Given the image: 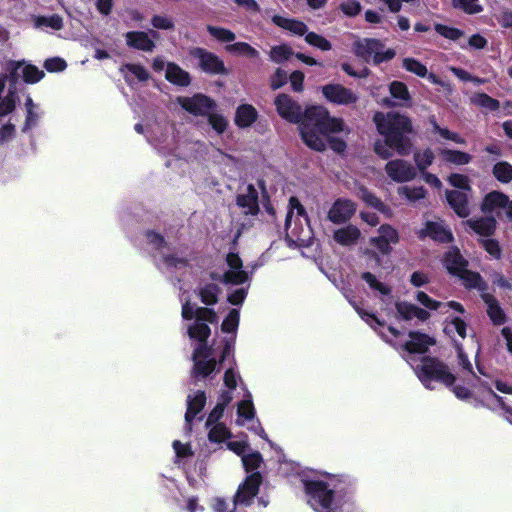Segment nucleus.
<instances>
[{"mask_svg": "<svg viewBox=\"0 0 512 512\" xmlns=\"http://www.w3.org/2000/svg\"><path fill=\"white\" fill-rule=\"evenodd\" d=\"M408 337L410 339L402 345V349L410 354H425L435 344L432 337L420 331H410Z\"/></svg>", "mask_w": 512, "mask_h": 512, "instance_id": "14", "label": "nucleus"}, {"mask_svg": "<svg viewBox=\"0 0 512 512\" xmlns=\"http://www.w3.org/2000/svg\"><path fill=\"white\" fill-rule=\"evenodd\" d=\"M471 102L472 104L485 108L491 112L497 111L500 108V102L484 92L475 93L471 97Z\"/></svg>", "mask_w": 512, "mask_h": 512, "instance_id": "35", "label": "nucleus"}, {"mask_svg": "<svg viewBox=\"0 0 512 512\" xmlns=\"http://www.w3.org/2000/svg\"><path fill=\"white\" fill-rule=\"evenodd\" d=\"M272 22L276 26L298 36L306 35V33L308 32V26L303 21L300 20L285 18L280 15H274L272 17Z\"/></svg>", "mask_w": 512, "mask_h": 512, "instance_id": "26", "label": "nucleus"}, {"mask_svg": "<svg viewBox=\"0 0 512 512\" xmlns=\"http://www.w3.org/2000/svg\"><path fill=\"white\" fill-rule=\"evenodd\" d=\"M289 207H290V209L288 210V212L286 214V218H285V228L286 229H288L291 225V220L293 217L294 209L297 210L298 215H300V216L306 215V210H305L304 206L300 203L298 198L295 196L290 197Z\"/></svg>", "mask_w": 512, "mask_h": 512, "instance_id": "57", "label": "nucleus"}, {"mask_svg": "<svg viewBox=\"0 0 512 512\" xmlns=\"http://www.w3.org/2000/svg\"><path fill=\"white\" fill-rule=\"evenodd\" d=\"M457 278L462 281V284L466 289H478L482 293H486L485 291L487 290L488 285L483 280L479 272L472 271L467 268Z\"/></svg>", "mask_w": 512, "mask_h": 512, "instance_id": "28", "label": "nucleus"}, {"mask_svg": "<svg viewBox=\"0 0 512 512\" xmlns=\"http://www.w3.org/2000/svg\"><path fill=\"white\" fill-rule=\"evenodd\" d=\"M145 237L150 245H152L156 250H160L167 246V242L162 234L156 232L154 230H147L145 232Z\"/></svg>", "mask_w": 512, "mask_h": 512, "instance_id": "64", "label": "nucleus"}, {"mask_svg": "<svg viewBox=\"0 0 512 512\" xmlns=\"http://www.w3.org/2000/svg\"><path fill=\"white\" fill-rule=\"evenodd\" d=\"M317 134L325 141V144L329 145L330 149L336 153H343L347 149V143L342 138L332 136L333 133H329L328 135H323L319 132Z\"/></svg>", "mask_w": 512, "mask_h": 512, "instance_id": "54", "label": "nucleus"}, {"mask_svg": "<svg viewBox=\"0 0 512 512\" xmlns=\"http://www.w3.org/2000/svg\"><path fill=\"white\" fill-rule=\"evenodd\" d=\"M165 78L170 83L181 87H187L191 84L190 74L174 62L166 64Z\"/></svg>", "mask_w": 512, "mask_h": 512, "instance_id": "23", "label": "nucleus"}, {"mask_svg": "<svg viewBox=\"0 0 512 512\" xmlns=\"http://www.w3.org/2000/svg\"><path fill=\"white\" fill-rule=\"evenodd\" d=\"M481 299L487 305L486 313L493 325L501 326L507 322V316L495 296L481 293Z\"/></svg>", "mask_w": 512, "mask_h": 512, "instance_id": "19", "label": "nucleus"}, {"mask_svg": "<svg viewBox=\"0 0 512 512\" xmlns=\"http://www.w3.org/2000/svg\"><path fill=\"white\" fill-rule=\"evenodd\" d=\"M295 53L293 52L292 48L287 44H281L273 46L270 50V59L275 63H283L284 61H287L292 55Z\"/></svg>", "mask_w": 512, "mask_h": 512, "instance_id": "41", "label": "nucleus"}, {"mask_svg": "<svg viewBox=\"0 0 512 512\" xmlns=\"http://www.w3.org/2000/svg\"><path fill=\"white\" fill-rule=\"evenodd\" d=\"M463 224L482 237H491L497 228V221L492 216L468 219Z\"/></svg>", "mask_w": 512, "mask_h": 512, "instance_id": "20", "label": "nucleus"}, {"mask_svg": "<svg viewBox=\"0 0 512 512\" xmlns=\"http://www.w3.org/2000/svg\"><path fill=\"white\" fill-rule=\"evenodd\" d=\"M434 29L439 35L452 41H456L464 35L462 30L440 23H436Z\"/></svg>", "mask_w": 512, "mask_h": 512, "instance_id": "53", "label": "nucleus"}, {"mask_svg": "<svg viewBox=\"0 0 512 512\" xmlns=\"http://www.w3.org/2000/svg\"><path fill=\"white\" fill-rule=\"evenodd\" d=\"M189 55L198 60V67L206 74L227 76L230 73L223 60L205 48L193 47L189 50Z\"/></svg>", "mask_w": 512, "mask_h": 512, "instance_id": "5", "label": "nucleus"}, {"mask_svg": "<svg viewBox=\"0 0 512 512\" xmlns=\"http://www.w3.org/2000/svg\"><path fill=\"white\" fill-rule=\"evenodd\" d=\"M262 482L263 477L260 472H253L247 475L244 481L238 486L233 497L234 508H236L237 505L249 507L257 496Z\"/></svg>", "mask_w": 512, "mask_h": 512, "instance_id": "6", "label": "nucleus"}, {"mask_svg": "<svg viewBox=\"0 0 512 512\" xmlns=\"http://www.w3.org/2000/svg\"><path fill=\"white\" fill-rule=\"evenodd\" d=\"M237 414L245 420H252L255 416V408L252 400H241L237 406Z\"/></svg>", "mask_w": 512, "mask_h": 512, "instance_id": "59", "label": "nucleus"}, {"mask_svg": "<svg viewBox=\"0 0 512 512\" xmlns=\"http://www.w3.org/2000/svg\"><path fill=\"white\" fill-rule=\"evenodd\" d=\"M416 300L426 309L429 310H438L443 306L442 302L431 298L428 294H426L423 291H418L416 293Z\"/></svg>", "mask_w": 512, "mask_h": 512, "instance_id": "62", "label": "nucleus"}, {"mask_svg": "<svg viewBox=\"0 0 512 512\" xmlns=\"http://www.w3.org/2000/svg\"><path fill=\"white\" fill-rule=\"evenodd\" d=\"M402 67L406 71L413 73L419 77H425L428 73L427 67L419 60L412 57L404 58L402 60Z\"/></svg>", "mask_w": 512, "mask_h": 512, "instance_id": "45", "label": "nucleus"}, {"mask_svg": "<svg viewBox=\"0 0 512 512\" xmlns=\"http://www.w3.org/2000/svg\"><path fill=\"white\" fill-rule=\"evenodd\" d=\"M355 195L362 200L366 205L380 211L384 212L386 209L385 204L378 198L374 193H372L366 186L358 185L355 189Z\"/></svg>", "mask_w": 512, "mask_h": 512, "instance_id": "30", "label": "nucleus"}, {"mask_svg": "<svg viewBox=\"0 0 512 512\" xmlns=\"http://www.w3.org/2000/svg\"><path fill=\"white\" fill-rule=\"evenodd\" d=\"M414 162L421 173L432 165L435 155L431 148H426L422 152L416 151L413 155Z\"/></svg>", "mask_w": 512, "mask_h": 512, "instance_id": "38", "label": "nucleus"}, {"mask_svg": "<svg viewBox=\"0 0 512 512\" xmlns=\"http://www.w3.org/2000/svg\"><path fill=\"white\" fill-rule=\"evenodd\" d=\"M379 237L385 239L391 244H397L399 242L398 231L389 224H383L379 227Z\"/></svg>", "mask_w": 512, "mask_h": 512, "instance_id": "63", "label": "nucleus"}, {"mask_svg": "<svg viewBox=\"0 0 512 512\" xmlns=\"http://www.w3.org/2000/svg\"><path fill=\"white\" fill-rule=\"evenodd\" d=\"M225 49L230 54L244 55L249 58H256L259 55L258 51L246 42H236L233 44H228L226 45Z\"/></svg>", "mask_w": 512, "mask_h": 512, "instance_id": "37", "label": "nucleus"}, {"mask_svg": "<svg viewBox=\"0 0 512 512\" xmlns=\"http://www.w3.org/2000/svg\"><path fill=\"white\" fill-rule=\"evenodd\" d=\"M446 199L449 206L460 218H466L470 214L467 195L458 190L446 191Z\"/></svg>", "mask_w": 512, "mask_h": 512, "instance_id": "21", "label": "nucleus"}, {"mask_svg": "<svg viewBox=\"0 0 512 512\" xmlns=\"http://www.w3.org/2000/svg\"><path fill=\"white\" fill-rule=\"evenodd\" d=\"M206 117L208 123L217 134L220 135L226 131L228 127V121L222 114L210 111Z\"/></svg>", "mask_w": 512, "mask_h": 512, "instance_id": "51", "label": "nucleus"}, {"mask_svg": "<svg viewBox=\"0 0 512 512\" xmlns=\"http://www.w3.org/2000/svg\"><path fill=\"white\" fill-rule=\"evenodd\" d=\"M7 74L1 75L2 78H5V82H8L9 87L8 91H13V93H17L20 78H22V62L21 61H11L7 66Z\"/></svg>", "mask_w": 512, "mask_h": 512, "instance_id": "31", "label": "nucleus"}, {"mask_svg": "<svg viewBox=\"0 0 512 512\" xmlns=\"http://www.w3.org/2000/svg\"><path fill=\"white\" fill-rule=\"evenodd\" d=\"M258 119L259 113L252 104L244 103L237 106L234 115V124L239 129L251 127Z\"/></svg>", "mask_w": 512, "mask_h": 512, "instance_id": "17", "label": "nucleus"}, {"mask_svg": "<svg viewBox=\"0 0 512 512\" xmlns=\"http://www.w3.org/2000/svg\"><path fill=\"white\" fill-rule=\"evenodd\" d=\"M288 81V75L282 68H277L275 72L270 76V88L272 90H278L283 87Z\"/></svg>", "mask_w": 512, "mask_h": 512, "instance_id": "61", "label": "nucleus"}, {"mask_svg": "<svg viewBox=\"0 0 512 512\" xmlns=\"http://www.w3.org/2000/svg\"><path fill=\"white\" fill-rule=\"evenodd\" d=\"M242 463L247 473L258 472L257 469H259L261 464L263 463V457L260 452L254 451L249 454L243 455Z\"/></svg>", "mask_w": 512, "mask_h": 512, "instance_id": "43", "label": "nucleus"}, {"mask_svg": "<svg viewBox=\"0 0 512 512\" xmlns=\"http://www.w3.org/2000/svg\"><path fill=\"white\" fill-rule=\"evenodd\" d=\"M248 280V273L242 269L226 271L221 277V283L241 285Z\"/></svg>", "mask_w": 512, "mask_h": 512, "instance_id": "44", "label": "nucleus"}, {"mask_svg": "<svg viewBox=\"0 0 512 512\" xmlns=\"http://www.w3.org/2000/svg\"><path fill=\"white\" fill-rule=\"evenodd\" d=\"M196 320L199 322L216 324L218 322V315L212 308L198 307L196 309Z\"/></svg>", "mask_w": 512, "mask_h": 512, "instance_id": "58", "label": "nucleus"}, {"mask_svg": "<svg viewBox=\"0 0 512 512\" xmlns=\"http://www.w3.org/2000/svg\"><path fill=\"white\" fill-rule=\"evenodd\" d=\"M240 314L237 309H231L221 324L224 333H234L238 329Z\"/></svg>", "mask_w": 512, "mask_h": 512, "instance_id": "50", "label": "nucleus"}, {"mask_svg": "<svg viewBox=\"0 0 512 512\" xmlns=\"http://www.w3.org/2000/svg\"><path fill=\"white\" fill-rule=\"evenodd\" d=\"M339 9L348 17L357 16L361 10L362 6L357 0H345L340 3Z\"/></svg>", "mask_w": 512, "mask_h": 512, "instance_id": "60", "label": "nucleus"}, {"mask_svg": "<svg viewBox=\"0 0 512 512\" xmlns=\"http://www.w3.org/2000/svg\"><path fill=\"white\" fill-rule=\"evenodd\" d=\"M17 101H19L18 93L8 91L6 96L0 100V118L12 113L16 108Z\"/></svg>", "mask_w": 512, "mask_h": 512, "instance_id": "47", "label": "nucleus"}, {"mask_svg": "<svg viewBox=\"0 0 512 512\" xmlns=\"http://www.w3.org/2000/svg\"><path fill=\"white\" fill-rule=\"evenodd\" d=\"M361 279L364 280L371 289L380 292L382 295H388L391 293V288L378 281L375 275L371 272H363L361 274Z\"/></svg>", "mask_w": 512, "mask_h": 512, "instance_id": "52", "label": "nucleus"}, {"mask_svg": "<svg viewBox=\"0 0 512 512\" xmlns=\"http://www.w3.org/2000/svg\"><path fill=\"white\" fill-rule=\"evenodd\" d=\"M178 104L194 116L206 117L210 111L216 109V102L209 96L197 93L191 97H178Z\"/></svg>", "mask_w": 512, "mask_h": 512, "instance_id": "7", "label": "nucleus"}, {"mask_svg": "<svg viewBox=\"0 0 512 512\" xmlns=\"http://www.w3.org/2000/svg\"><path fill=\"white\" fill-rule=\"evenodd\" d=\"M441 154L445 161L455 165H466L472 160L469 153L460 150L444 149Z\"/></svg>", "mask_w": 512, "mask_h": 512, "instance_id": "36", "label": "nucleus"}, {"mask_svg": "<svg viewBox=\"0 0 512 512\" xmlns=\"http://www.w3.org/2000/svg\"><path fill=\"white\" fill-rule=\"evenodd\" d=\"M415 373L427 389H433L431 386L433 381L446 387L453 386L456 381V377L450 372L448 365L439 358L432 356H423L421 363L415 368Z\"/></svg>", "mask_w": 512, "mask_h": 512, "instance_id": "3", "label": "nucleus"}, {"mask_svg": "<svg viewBox=\"0 0 512 512\" xmlns=\"http://www.w3.org/2000/svg\"><path fill=\"white\" fill-rule=\"evenodd\" d=\"M206 404V393L202 390L192 396L187 397V410L185 413V422L191 427L194 418L203 410Z\"/></svg>", "mask_w": 512, "mask_h": 512, "instance_id": "22", "label": "nucleus"}, {"mask_svg": "<svg viewBox=\"0 0 512 512\" xmlns=\"http://www.w3.org/2000/svg\"><path fill=\"white\" fill-rule=\"evenodd\" d=\"M352 51L357 58L365 63L372 61L374 66L389 62L396 56L395 49H385V44L377 38H362L354 41Z\"/></svg>", "mask_w": 512, "mask_h": 512, "instance_id": "4", "label": "nucleus"}, {"mask_svg": "<svg viewBox=\"0 0 512 512\" xmlns=\"http://www.w3.org/2000/svg\"><path fill=\"white\" fill-rule=\"evenodd\" d=\"M36 27L46 26L54 30H61L64 27L63 18L58 14L50 16H38L35 20Z\"/></svg>", "mask_w": 512, "mask_h": 512, "instance_id": "49", "label": "nucleus"}, {"mask_svg": "<svg viewBox=\"0 0 512 512\" xmlns=\"http://www.w3.org/2000/svg\"><path fill=\"white\" fill-rule=\"evenodd\" d=\"M22 62V79L25 83L35 84L39 82L44 76V72L32 64H25Z\"/></svg>", "mask_w": 512, "mask_h": 512, "instance_id": "39", "label": "nucleus"}, {"mask_svg": "<svg viewBox=\"0 0 512 512\" xmlns=\"http://www.w3.org/2000/svg\"><path fill=\"white\" fill-rule=\"evenodd\" d=\"M221 288L215 283H208L199 289L198 296L206 306H213L218 303Z\"/></svg>", "mask_w": 512, "mask_h": 512, "instance_id": "32", "label": "nucleus"}, {"mask_svg": "<svg viewBox=\"0 0 512 512\" xmlns=\"http://www.w3.org/2000/svg\"><path fill=\"white\" fill-rule=\"evenodd\" d=\"M356 212V204L350 199L338 198L328 212V219L334 224H343Z\"/></svg>", "mask_w": 512, "mask_h": 512, "instance_id": "11", "label": "nucleus"}, {"mask_svg": "<svg viewBox=\"0 0 512 512\" xmlns=\"http://www.w3.org/2000/svg\"><path fill=\"white\" fill-rule=\"evenodd\" d=\"M389 92L392 98L398 100L399 102H393L387 98L384 100V103L388 107H409L411 105V95L409 93L407 85L404 82L396 80L392 81L389 84Z\"/></svg>", "mask_w": 512, "mask_h": 512, "instance_id": "18", "label": "nucleus"}, {"mask_svg": "<svg viewBox=\"0 0 512 512\" xmlns=\"http://www.w3.org/2000/svg\"><path fill=\"white\" fill-rule=\"evenodd\" d=\"M206 29L212 37L220 42L230 43L236 38L235 33L227 28L207 25Z\"/></svg>", "mask_w": 512, "mask_h": 512, "instance_id": "46", "label": "nucleus"}, {"mask_svg": "<svg viewBox=\"0 0 512 512\" xmlns=\"http://www.w3.org/2000/svg\"><path fill=\"white\" fill-rule=\"evenodd\" d=\"M360 230L353 225L340 228L334 232V240L342 246H349L359 239Z\"/></svg>", "mask_w": 512, "mask_h": 512, "instance_id": "29", "label": "nucleus"}, {"mask_svg": "<svg viewBox=\"0 0 512 512\" xmlns=\"http://www.w3.org/2000/svg\"><path fill=\"white\" fill-rule=\"evenodd\" d=\"M509 202V198L506 194L500 191H492L488 193L481 204V210L484 213H490L496 208H503Z\"/></svg>", "mask_w": 512, "mask_h": 512, "instance_id": "27", "label": "nucleus"}, {"mask_svg": "<svg viewBox=\"0 0 512 512\" xmlns=\"http://www.w3.org/2000/svg\"><path fill=\"white\" fill-rule=\"evenodd\" d=\"M194 364L191 370V376L194 379H201L210 376L213 372H219L220 367H217V360L215 358L206 359H193Z\"/></svg>", "mask_w": 512, "mask_h": 512, "instance_id": "25", "label": "nucleus"}, {"mask_svg": "<svg viewBox=\"0 0 512 512\" xmlns=\"http://www.w3.org/2000/svg\"><path fill=\"white\" fill-rule=\"evenodd\" d=\"M188 335L191 339L197 340L199 343L207 342L211 335V329L207 323L195 321L188 327Z\"/></svg>", "mask_w": 512, "mask_h": 512, "instance_id": "34", "label": "nucleus"}, {"mask_svg": "<svg viewBox=\"0 0 512 512\" xmlns=\"http://www.w3.org/2000/svg\"><path fill=\"white\" fill-rule=\"evenodd\" d=\"M235 202L246 216H256L260 211L258 191L253 184H248L246 187V193L238 194Z\"/></svg>", "mask_w": 512, "mask_h": 512, "instance_id": "15", "label": "nucleus"}, {"mask_svg": "<svg viewBox=\"0 0 512 512\" xmlns=\"http://www.w3.org/2000/svg\"><path fill=\"white\" fill-rule=\"evenodd\" d=\"M305 41L307 44L316 47L321 51H329L332 48L331 42L316 32H307L305 35Z\"/></svg>", "mask_w": 512, "mask_h": 512, "instance_id": "48", "label": "nucleus"}, {"mask_svg": "<svg viewBox=\"0 0 512 512\" xmlns=\"http://www.w3.org/2000/svg\"><path fill=\"white\" fill-rule=\"evenodd\" d=\"M373 121L384 138L376 140L373 146L378 157L387 160L393 156V151L400 156L411 153L413 143L410 136L414 134V127L409 116L397 111L376 112Z\"/></svg>", "mask_w": 512, "mask_h": 512, "instance_id": "2", "label": "nucleus"}, {"mask_svg": "<svg viewBox=\"0 0 512 512\" xmlns=\"http://www.w3.org/2000/svg\"><path fill=\"white\" fill-rule=\"evenodd\" d=\"M231 437V431L223 423H215L208 433V439L213 443H221Z\"/></svg>", "mask_w": 512, "mask_h": 512, "instance_id": "40", "label": "nucleus"}, {"mask_svg": "<svg viewBox=\"0 0 512 512\" xmlns=\"http://www.w3.org/2000/svg\"><path fill=\"white\" fill-rule=\"evenodd\" d=\"M479 243L490 256L497 260L501 259L502 250L498 240L492 238L480 239Z\"/></svg>", "mask_w": 512, "mask_h": 512, "instance_id": "56", "label": "nucleus"}, {"mask_svg": "<svg viewBox=\"0 0 512 512\" xmlns=\"http://www.w3.org/2000/svg\"><path fill=\"white\" fill-rule=\"evenodd\" d=\"M399 193L404 195L409 201L416 202L426 197L427 191L423 186L409 187L403 186L399 189Z\"/></svg>", "mask_w": 512, "mask_h": 512, "instance_id": "55", "label": "nucleus"}, {"mask_svg": "<svg viewBox=\"0 0 512 512\" xmlns=\"http://www.w3.org/2000/svg\"><path fill=\"white\" fill-rule=\"evenodd\" d=\"M492 174L498 182L508 184L512 181V164L499 161L493 165Z\"/></svg>", "mask_w": 512, "mask_h": 512, "instance_id": "33", "label": "nucleus"}, {"mask_svg": "<svg viewBox=\"0 0 512 512\" xmlns=\"http://www.w3.org/2000/svg\"><path fill=\"white\" fill-rule=\"evenodd\" d=\"M443 265L450 275L458 277L468 268L469 262L457 246H452L443 256Z\"/></svg>", "mask_w": 512, "mask_h": 512, "instance_id": "12", "label": "nucleus"}, {"mask_svg": "<svg viewBox=\"0 0 512 512\" xmlns=\"http://www.w3.org/2000/svg\"><path fill=\"white\" fill-rule=\"evenodd\" d=\"M385 172L388 177L397 183L409 182L416 178L415 168L406 160H390L385 165Z\"/></svg>", "mask_w": 512, "mask_h": 512, "instance_id": "9", "label": "nucleus"}, {"mask_svg": "<svg viewBox=\"0 0 512 512\" xmlns=\"http://www.w3.org/2000/svg\"><path fill=\"white\" fill-rule=\"evenodd\" d=\"M274 105L282 119L299 125V133L303 143L317 152L326 150L325 141L317 132L323 135L341 133L346 127L344 120L331 116L327 108L312 105L303 111L301 105L285 93L276 96Z\"/></svg>", "mask_w": 512, "mask_h": 512, "instance_id": "1", "label": "nucleus"}, {"mask_svg": "<svg viewBox=\"0 0 512 512\" xmlns=\"http://www.w3.org/2000/svg\"><path fill=\"white\" fill-rule=\"evenodd\" d=\"M321 92L328 102L336 105L355 104L359 99L356 93L342 84H326L321 87Z\"/></svg>", "mask_w": 512, "mask_h": 512, "instance_id": "8", "label": "nucleus"}, {"mask_svg": "<svg viewBox=\"0 0 512 512\" xmlns=\"http://www.w3.org/2000/svg\"><path fill=\"white\" fill-rule=\"evenodd\" d=\"M454 9H459L469 15L482 12L483 7L478 4V0H451Z\"/></svg>", "mask_w": 512, "mask_h": 512, "instance_id": "42", "label": "nucleus"}, {"mask_svg": "<svg viewBox=\"0 0 512 512\" xmlns=\"http://www.w3.org/2000/svg\"><path fill=\"white\" fill-rule=\"evenodd\" d=\"M395 308L397 312V318L404 321H410L416 318L421 322H425L431 316L426 309L420 308L415 304L409 303L407 301L396 302Z\"/></svg>", "mask_w": 512, "mask_h": 512, "instance_id": "16", "label": "nucleus"}, {"mask_svg": "<svg viewBox=\"0 0 512 512\" xmlns=\"http://www.w3.org/2000/svg\"><path fill=\"white\" fill-rule=\"evenodd\" d=\"M418 238L423 240L426 237L442 244H448L454 241L453 233L450 229L444 227L442 223L435 221H426L424 228L417 232Z\"/></svg>", "mask_w": 512, "mask_h": 512, "instance_id": "10", "label": "nucleus"}, {"mask_svg": "<svg viewBox=\"0 0 512 512\" xmlns=\"http://www.w3.org/2000/svg\"><path fill=\"white\" fill-rule=\"evenodd\" d=\"M127 45L131 48L151 52L155 48V43L151 40L146 32L130 31L126 33Z\"/></svg>", "mask_w": 512, "mask_h": 512, "instance_id": "24", "label": "nucleus"}, {"mask_svg": "<svg viewBox=\"0 0 512 512\" xmlns=\"http://www.w3.org/2000/svg\"><path fill=\"white\" fill-rule=\"evenodd\" d=\"M334 495L337 496V502H346L356 491V480L349 475L338 474L331 478Z\"/></svg>", "mask_w": 512, "mask_h": 512, "instance_id": "13", "label": "nucleus"}]
</instances>
